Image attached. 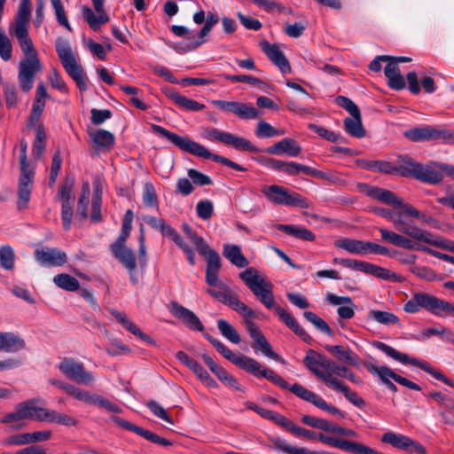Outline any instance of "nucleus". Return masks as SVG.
Wrapping results in <instances>:
<instances>
[{"mask_svg": "<svg viewBox=\"0 0 454 454\" xmlns=\"http://www.w3.org/2000/svg\"><path fill=\"white\" fill-rule=\"evenodd\" d=\"M82 14L93 30H98L102 24H106L109 20V17L106 12L95 15L93 11L88 6L82 7Z\"/></svg>", "mask_w": 454, "mask_h": 454, "instance_id": "46", "label": "nucleus"}, {"mask_svg": "<svg viewBox=\"0 0 454 454\" xmlns=\"http://www.w3.org/2000/svg\"><path fill=\"white\" fill-rule=\"evenodd\" d=\"M373 347L378 348L379 350L384 352L387 356H390L391 358L402 363V364H410L415 366L419 367L420 369L424 370L425 372L431 374L433 377H434L436 380L442 381L443 383L454 387V383L448 379L443 373H442L439 370L433 368L428 363L419 361L417 358L410 357L407 354L401 353L392 348L391 346H388L387 344L375 340L372 343Z\"/></svg>", "mask_w": 454, "mask_h": 454, "instance_id": "11", "label": "nucleus"}, {"mask_svg": "<svg viewBox=\"0 0 454 454\" xmlns=\"http://www.w3.org/2000/svg\"><path fill=\"white\" fill-rule=\"evenodd\" d=\"M368 317L375 322L385 325H398L400 323L399 317L390 311L372 309L369 311Z\"/></svg>", "mask_w": 454, "mask_h": 454, "instance_id": "49", "label": "nucleus"}, {"mask_svg": "<svg viewBox=\"0 0 454 454\" xmlns=\"http://www.w3.org/2000/svg\"><path fill=\"white\" fill-rule=\"evenodd\" d=\"M303 364L317 379L331 388L330 380L340 381L337 377L346 378L350 372L347 366L341 365L312 349L307 352L303 358Z\"/></svg>", "mask_w": 454, "mask_h": 454, "instance_id": "6", "label": "nucleus"}, {"mask_svg": "<svg viewBox=\"0 0 454 454\" xmlns=\"http://www.w3.org/2000/svg\"><path fill=\"white\" fill-rule=\"evenodd\" d=\"M185 236L194 244L200 254L206 256L207 260L216 251L210 248L204 239L199 236L188 224L183 225Z\"/></svg>", "mask_w": 454, "mask_h": 454, "instance_id": "37", "label": "nucleus"}, {"mask_svg": "<svg viewBox=\"0 0 454 454\" xmlns=\"http://www.w3.org/2000/svg\"><path fill=\"white\" fill-rule=\"evenodd\" d=\"M204 336L223 357L231 361L236 366L243 369L244 371L253 374L255 377L265 378L283 389H289L296 396L314 404L316 407L325 411L330 414L338 416L341 419L344 418V413L340 409L328 404L318 395L305 388L301 384L295 383L293 386H289V384L282 377L278 375L272 370L263 367L255 359L245 355H235L220 340L215 339L207 333H205Z\"/></svg>", "mask_w": 454, "mask_h": 454, "instance_id": "1", "label": "nucleus"}, {"mask_svg": "<svg viewBox=\"0 0 454 454\" xmlns=\"http://www.w3.org/2000/svg\"><path fill=\"white\" fill-rule=\"evenodd\" d=\"M260 45L262 51L278 66L283 74L291 72L289 61L277 44H271L268 41H262Z\"/></svg>", "mask_w": 454, "mask_h": 454, "instance_id": "26", "label": "nucleus"}, {"mask_svg": "<svg viewBox=\"0 0 454 454\" xmlns=\"http://www.w3.org/2000/svg\"><path fill=\"white\" fill-rule=\"evenodd\" d=\"M145 222L153 229L159 230L163 235L168 236L173 231V228L168 225L162 218H158L151 215L145 216Z\"/></svg>", "mask_w": 454, "mask_h": 454, "instance_id": "62", "label": "nucleus"}, {"mask_svg": "<svg viewBox=\"0 0 454 454\" xmlns=\"http://www.w3.org/2000/svg\"><path fill=\"white\" fill-rule=\"evenodd\" d=\"M143 202L147 207H158L157 194L154 186L151 183H146L144 185Z\"/></svg>", "mask_w": 454, "mask_h": 454, "instance_id": "63", "label": "nucleus"}, {"mask_svg": "<svg viewBox=\"0 0 454 454\" xmlns=\"http://www.w3.org/2000/svg\"><path fill=\"white\" fill-rule=\"evenodd\" d=\"M217 328L221 334L233 344H239L241 340L240 336L235 327L225 319L217 321Z\"/></svg>", "mask_w": 454, "mask_h": 454, "instance_id": "50", "label": "nucleus"}, {"mask_svg": "<svg viewBox=\"0 0 454 454\" xmlns=\"http://www.w3.org/2000/svg\"><path fill=\"white\" fill-rule=\"evenodd\" d=\"M31 17V1L21 0L14 23L9 27V33L14 35L24 54L18 67V81L20 89L27 92L34 85L35 74L42 71V64L29 36L28 27Z\"/></svg>", "mask_w": 454, "mask_h": 454, "instance_id": "2", "label": "nucleus"}, {"mask_svg": "<svg viewBox=\"0 0 454 454\" xmlns=\"http://www.w3.org/2000/svg\"><path fill=\"white\" fill-rule=\"evenodd\" d=\"M163 91L169 99H171L177 106L184 110L199 112L205 108L203 104L181 95L173 88H165Z\"/></svg>", "mask_w": 454, "mask_h": 454, "instance_id": "30", "label": "nucleus"}, {"mask_svg": "<svg viewBox=\"0 0 454 454\" xmlns=\"http://www.w3.org/2000/svg\"><path fill=\"white\" fill-rule=\"evenodd\" d=\"M304 317L310 322L317 330L327 334L328 336H333V333L328 324L317 314L312 311H305L303 313Z\"/></svg>", "mask_w": 454, "mask_h": 454, "instance_id": "54", "label": "nucleus"}, {"mask_svg": "<svg viewBox=\"0 0 454 454\" xmlns=\"http://www.w3.org/2000/svg\"><path fill=\"white\" fill-rule=\"evenodd\" d=\"M220 269V255L218 253H213L207 260L205 280L209 286L207 294L242 317H254V311L239 300V294L219 279Z\"/></svg>", "mask_w": 454, "mask_h": 454, "instance_id": "4", "label": "nucleus"}, {"mask_svg": "<svg viewBox=\"0 0 454 454\" xmlns=\"http://www.w3.org/2000/svg\"><path fill=\"white\" fill-rule=\"evenodd\" d=\"M277 229L302 240L313 241L316 239L315 234L304 227L292 224H278Z\"/></svg>", "mask_w": 454, "mask_h": 454, "instance_id": "44", "label": "nucleus"}, {"mask_svg": "<svg viewBox=\"0 0 454 454\" xmlns=\"http://www.w3.org/2000/svg\"><path fill=\"white\" fill-rule=\"evenodd\" d=\"M138 262L137 264V274L139 279L143 276V273L147 265V254H146V247H145V235L141 233L139 238V251H138Z\"/></svg>", "mask_w": 454, "mask_h": 454, "instance_id": "61", "label": "nucleus"}, {"mask_svg": "<svg viewBox=\"0 0 454 454\" xmlns=\"http://www.w3.org/2000/svg\"><path fill=\"white\" fill-rule=\"evenodd\" d=\"M344 128L345 130L352 137L361 138L365 136V129L362 124L361 114L352 116V118H346L344 120Z\"/></svg>", "mask_w": 454, "mask_h": 454, "instance_id": "47", "label": "nucleus"}, {"mask_svg": "<svg viewBox=\"0 0 454 454\" xmlns=\"http://www.w3.org/2000/svg\"><path fill=\"white\" fill-rule=\"evenodd\" d=\"M12 45L11 40L5 33L0 28V56L7 61L12 58Z\"/></svg>", "mask_w": 454, "mask_h": 454, "instance_id": "64", "label": "nucleus"}, {"mask_svg": "<svg viewBox=\"0 0 454 454\" xmlns=\"http://www.w3.org/2000/svg\"><path fill=\"white\" fill-rule=\"evenodd\" d=\"M218 21L219 18L217 14L212 12H208L205 19V24L198 32L197 35H193V37L189 38V42L176 44L174 46V50L180 54L196 50L207 42V35H209L213 27L216 25Z\"/></svg>", "mask_w": 454, "mask_h": 454, "instance_id": "19", "label": "nucleus"}, {"mask_svg": "<svg viewBox=\"0 0 454 454\" xmlns=\"http://www.w3.org/2000/svg\"><path fill=\"white\" fill-rule=\"evenodd\" d=\"M57 367L69 380L78 384L90 386L95 381V376L87 371L81 362L73 358H66Z\"/></svg>", "mask_w": 454, "mask_h": 454, "instance_id": "18", "label": "nucleus"}, {"mask_svg": "<svg viewBox=\"0 0 454 454\" xmlns=\"http://www.w3.org/2000/svg\"><path fill=\"white\" fill-rule=\"evenodd\" d=\"M336 247L343 249L350 254H365L367 249V242L352 239H340L334 242Z\"/></svg>", "mask_w": 454, "mask_h": 454, "instance_id": "42", "label": "nucleus"}, {"mask_svg": "<svg viewBox=\"0 0 454 454\" xmlns=\"http://www.w3.org/2000/svg\"><path fill=\"white\" fill-rule=\"evenodd\" d=\"M51 3L52 8L54 9L56 19L59 24L66 27L68 31H72V27L66 15V12L62 5L61 0H51Z\"/></svg>", "mask_w": 454, "mask_h": 454, "instance_id": "60", "label": "nucleus"}, {"mask_svg": "<svg viewBox=\"0 0 454 454\" xmlns=\"http://www.w3.org/2000/svg\"><path fill=\"white\" fill-rule=\"evenodd\" d=\"M129 236V232L121 231L118 239L111 246V249L114 257L117 258L128 270L131 283L137 285L139 282V278L136 255L133 250L125 246Z\"/></svg>", "mask_w": 454, "mask_h": 454, "instance_id": "12", "label": "nucleus"}, {"mask_svg": "<svg viewBox=\"0 0 454 454\" xmlns=\"http://www.w3.org/2000/svg\"><path fill=\"white\" fill-rule=\"evenodd\" d=\"M44 422L57 423L65 426H74L77 424V420L74 418L49 409Z\"/></svg>", "mask_w": 454, "mask_h": 454, "instance_id": "53", "label": "nucleus"}, {"mask_svg": "<svg viewBox=\"0 0 454 454\" xmlns=\"http://www.w3.org/2000/svg\"><path fill=\"white\" fill-rule=\"evenodd\" d=\"M53 283L58 287L69 292L76 291L80 287L79 281L75 278L67 273H60L54 276Z\"/></svg>", "mask_w": 454, "mask_h": 454, "instance_id": "48", "label": "nucleus"}, {"mask_svg": "<svg viewBox=\"0 0 454 454\" xmlns=\"http://www.w3.org/2000/svg\"><path fill=\"white\" fill-rule=\"evenodd\" d=\"M26 348L25 340L12 332H0V351L15 353Z\"/></svg>", "mask_w": 454, "mask_h": 454, "instance_id": "31", "label": "nucleus"}, {"mask_svg": "<svg viewBox=\"0 0 454 454\" xmlns=\"http://www.w3.org/2000/svg\"><path fill=\"white\" fill-rule=\"evenodd\" d=\"M379 231L380 232L382 240L391 243L395 246L405 249L423 251L442 260V256H446V254H442L438 251L433 250L426 246L421 245L420 243L422 241H416L415 239L410 237L408 238L400 233L387 230L385 228H380Z\"/></svg>", "mask_w": 454, "mask_h": 454, "instance_id": "17", "label": "nucleus"}, {"mask_svg": "<svg viewBox=\"0 0 454 454\" xmlns=\"http://www.w3.org/2000/svg\"><path fill=\"white\" fill-rule=\"evenodd\" d=\"M205 364L210 369V371L215 374V376L222 381L224 385L229 387L234 388L236 390H239L240 387L238 383L237 380L223 367L219 366L212 357H210L207 353H203L201 355Z\"/></svg>", "mask_w": 454, "mask_h": 454, "instance_id": "27", "label": "nucleus"}, {"mask_svg": "<svg viewBox=\"0 0 454 454\" xmlns=\"http://www.w3.org/2000/svg\"><path fill=\"white\" fill-rule=\"evenodd\" d=\"M263 193L270 201L275 204L301 208H309L310 206L309 200L299 193L290 192L286 188L277 184L265 187Z\"/></svg>", "mask_w": 454, "mask_h": 454, "instance_id": "15", "label": "nucleus"}, {"mask_svg": "<svg viewBox=\"0 0 454 454\" xmlns=\"http://www.w3.org/2000/svg\"><path fill=\"white\" fill-rule=\"evenodd\" d=\"M49 381L51 384L63 389L68 395L75 398L78 401L92 405H97L100 408H103L108 411L114 413H121L122 411L120 406L112 403L110 400L105 398L100 395L94 394L87 390H83L72 384L66 383L54 379H51Z\"/></svg>", "mask_w": 454, "mask_h": 454, "instance_id": "9", "label": "nucleus"}, {"mask_svg": "<svg viewBox=\"0 0 454 454\" xmlns=\"http://www.w3.org/2000/svg\"><path fill=\"white\" fill-rule=\"evenodd\" d=\"M420 309H425L440 317L447 316L454 317V303H450L426 293L414 294L411 299L403 306V309L407 313H416Z\"/></svg>", "mask_w": 454, "mask_h": 454, "instance_id": "7", "label": "nucleus"}, {"mask_svg": "<svg viewBox=\"0 0 454 454\" xmlns=\"http://www.w3.org/2000/svg\"><path fill=\"white\" fill-rule=\"evenodd\" d=\"M168 309L171 315L181 321L188 329L199 332L204 330V325L199 317L177 301H171L168 305Z\"/></svg>", "mask_w": 454, "mask_h": 454, "instance_id": "23", "label": "nucleus"}, {"mask_svg": "<svg viewBox=\"0 0 454 454\" xmlns=\"http://www.w3.org/2000/svg\"><path fill=\"white\" fill-rule=\"evenodd\" d=\"M15 254L10 246H3L0 248V264L4 270H12L14 267Z\"/></svg>", "mask_w": 454, "mask_h": 454, "instance_id": "57", "label": "nucleus"}, {"mask_svg": "<svg viewBox=\"0 0 454 454\" xmlns=\"http://www.w3.org/2000/svg\"><path fill=\"white\" fill-rule=\"evenodd\" d=\"M90 201V184L84 183L82 187V193L78 200L77 214L83 219L88 216V206Z\"/></svg>", "mask_w": 454, "mask_h": 454, "instance_id": "55", "label": "nucleus"}, {"mask_svg": "<svg viewBox=\"0 0 454 454\" xmlns=\"http://www.w3.org/2000/svg\"><path fill=\"white\" fill-rule=\"evenodd\" d=\"M110 419L116 425L121 427L122 428L132 431V432L136 433L137 434L144 437L145 439H146L153 443H156V444H159L161 446H171L172 445V442L170 441H168V439L160 437L158 434H156L149 430H145L141 427L136 426L120 417L113 415L110 417Z\"/></svg>", "mask_w": 454, "mask_h": 454, "instance_id": "24", "label": "nucleus"}, {"mask_svg": "<svg viewBox=\"0 0 454 454\" xmlns=\"http://www.w3.org/2000/svg\"><path fill=\"white\" fill-rule=\"evenodd\" d=\"M365 367L369 372L373 375H377L384 384L387 381H391L390 379L395 381V379H397L398 376V374L387 366H377L370 363L366 364Z\"/></svg>", "mask_w": 454, "mask_h": 454, "instance_id": "51", "label": "nucleus"}, {"mask_svg": "<svg viewBox=\"0 0 454 454\" xmlns=\"http://www.w3.org/2000/svg\"><path fill=\"white\" fill-rule=\"evenodd\" d=\"M223 254L239 268H244L249 263L248 260L241 253L240 247L237 245H224Z\"/></svg>", "mask_w": 454, "mask_h": 454, "instance_id": "43", "label": "nucleus"}, {"mask_svg": "<svg viewBox=\"0 0 454 454\" xmlns=\"http://www.w3.org/2000/svg\"><path fill=\"white\" fill-rule=\"evenodd\" d=\"M211 103L218 109L232 113L240 119L252 120L260 116L259 111L250 104L225 100H212Z\"/></svg>", "mask_w": 454, "mask_h": 454, "instance_id": "22", "label": "nucleus"}, {"mask_svg": "<svg viewBox=\"0 0 454 454\" xmlns=\"http://www.w3.org/2000/svg\"><path fill=\"white\" fill-rule=\"evenodd\" d=\"M385 76L388 80V86L396 90L404 89L405 81L403 76L400 73L398 66L395 65V61H389L384 69Z\"/></svg>", "mask_w": 454, "mask_h": 454, "instance_id": "35", "label": "nucleus"}, {"mask_svg": "<svg viewBox=\"0 0 454 454\" xmlns=\"http://www.w3.org/2000/svg\"><path fill=\"white\" fill-rule=\"evenodd\" d=\"M403 136L413 142L435 140V127H415L404 131Z\"/></svg>", "mask_w": 454, "mask_h": 454, "instance_id": "36", "label": "nucleus"}, {"mask_svg": "<svg viewBox=\"0 0 454 454\" xmlns=\"http://www.w3.org/2000/svg\"><path fill=\"white\" fill-rule=\"evenodd\" d=\"M254 4L266 12H271L277 11L278 12L291 13L290 9L285 8L281 4L273 0H252Z\"/></svg>", "mask_w": 454, "mask_h": 454, "instance_id": "59", "label": "nucleus"}, {"mask_svg": "<svg viewBox=\"0 0 454 454\" xmlns=\"http://www.w3.org/2000/svg\"><path fill=\"white\" fill-rule=\"evenodd\" d=\"M420 163L409 156H399L398 166L395 167V173L402 176H412L415 178Z\"/></svg>", "mask_w": 454, "mask_h": 454, "instance_id": "41", "label": "nucleus"}, {"mask_svg": "<svg viewBox=\"0 0 454 454\" xmlns=\"http://www.w3.org/2000/svg\"><path fill=\"white\" fill-rule=\"evenodd\" d=\"M380 442L384 444H389L392 447L413 454H426V448L419 442L412 440L407 435L398 434L393 431L384 433L380 437Z\"/></svg>", "mask_w": 454, "mask_h": 454, "instance_id": "20", "label": "nucleus"}, {"mask_svg": "<svg viewBox=\"0 0 454 454\" xmlns=\"http://www.w3.org/2000/svg\"><path fill=\"white\" fill-rule=\"evenodd\" d=\"M265 152L273 155L286 154L291 157H295L301 153V148L294 139L286 137L267 147Z\"/></svg>", "mask_w": 454, "mask_h": 454, "instance_id": "28", "label": "nucleus"}, {"mask_svg": "<svg viewBox=\"0 0 454 454\" xmlns=\"http://www.w3.org/2000/svg\"><path fill=\"white\" fill-rule=\"evenodd\" d=\"M55 46L63 67L69 76L75 82L77 87L81 90H88L82 67L79 65L77 57L74 54L68 42L62 37H58L56 39Z\"/></svg>", "mask_w": 454, "mask_h": 454, "instance_id": "8", "label": "nucleus"}, {"mask_svg": "<svg viewBox=\"0 0 454 454\" xmlns=\"http://www.w3.org/2000/svg\"><path fill=\"white\" fill-rule=\"evenodd\" d=\"M35 403H36L35 399H29L27 401L19 403L17 405H18L24 419L45 421L46 413H47L48 409L36 406Z\"/></svg>", "mask_w": 454, "mask_h": 454, "instance_id": "32", "label": "nucleus"}, {"mask_svg": "<svg viewBox=\"0 0 454 454\" xmlns=\"http://www.w3.org/2000/svg\"><path fill=\"white\" fill-rule=\"evenodd\" d=\"M415 240L416 241H423L426 244H428V245H431V246H434V247H439L442 249H445V250L454 253V242L453 241H451L450 239L439 238V237L434 235L432 232H430L428 231H425L423 229H419V231L415 238Z\"/></svg>", "mask_w": 454, "mask_h": 454, "instance_id": "33", "label": "nucleus"}, {"mask_svg": "<svg viewBox=\"0 0 454 454\" xmlns=\"http://www.w3.org/2000/svg\"><path fill=\"white\" fill-rule=\"evenodd\" d=\"M332 388L339 391L344 395V396L354 405L362 408L364 406V400L360 397L356 392L351 391L349 387L344 385L341 381L330 380Z\"/></svg>", "mask_w": 454, "mask_h": 454, "instance_id": "45", "label": "nucleus"}, {"mask_svg": "<svg viewBox=\"0 0 454 454\" xmlns=\"http://www.w3.org/2000/svg\"><path fill=\"white\" fill-rule=\"evenodd\" d=\"M35 257L42 265L47 267L62 266L67 260V254L56 247L36 249Z\"/></svg>", "mask_w": 454, "mask_h": 454, "instance_id": "25", "label": "nucleus"}, {"mask_svg": "<svg viewBox=\"0 0 454 454\" xmlns=\"http://www.w3.org/2000/svg\"><path fill=\"white\" fill-rule=\"evenodd\" d=\"M111 314L132 334L151 345H155V341L149 335L143 333L124 313L112 309Z\"/></svg>", "mask_w": 454, "mask_h": 454, "instance_id": "34", "label": "nucleus"}, {"mask_svg": "<svg viewBox=\"0 0 454 454\" xmlns=\"http://www.w3.org/2000/svg\"><path fill=\"white\" fill-rule=\"evenodd\" d=\"M201 136L208 141H219L227 145H231L237 150L248 151L252 153L259 152V148L254 145L246 138L238 137L230 132L221 131L215 128L205 129Z\"/></svg>", "mask_w": 454, "mask_h": 454, "instance_id": "16", "label": "nucleus"}, {"mask_svg": "<svg viewBox=\"0 0 454 454\" xmlns=\"http://www.w3.org/2000/svg\"><path fill=\"white\" fill-rule=\"evenodd\" d=\"M439 164L437 162H432L427 165L420 164L415 178L431 184L441 183L443 179V174L439 168Z\"/></svg>", "mask_w": 454, "mask_h": 454, "instance_id": "29", "label": "nucleus"}, {"mask_svg": "<svg viewBox=\"0 0 454 454\" xmlns=\"http://www.w3.org/2000/svg\"><path fill=\"white\" fill-rule=\"evenodd\" d=\"M90 137L94 145L109 151L114 145V136L110 131L105 129H95L89 132Z\"/></svg>", "mask_w": 454, "mask_h": 454, "instance_id": "38", "label": "nucleus"}, {"mask_svg": "<svg viewBox=\"0 0 454 454\" xmlns=\"http://www.w3.org/2000/svg\"><path fill=\"white\" fill-rule=\"evenodd\" d=\"M187 255V260L191 265L195 264V253L192 247H190L184 239L173 229V231L168 236Z\"/></svg>", "mask_w": 454, "mask_h": 454, "instance_id": "52", "label": "nucleus"}, {"mask_svg": "<svg viewBox=\"0 0 454 454\" xmlns=\"http://www.w3.org/2000/svg\"><path fill=\"white\" fill-rule=\"evenodd\" d=\"M309 129L316 132L318 136H320L321 137H323L328 141L334 142V143L345 142V138L340 134L331 131L324 127L317 126L316 124H309Z\"/></svg>", "mask_w": 454, "mask_h": 454, "instance_id": "56", "label": "nucleus"}, {"mask_svg": "<svg viewBox=\"0 0 454 454\" xmlns=\"http://www.w3.org/2000/svg\"><path fill=\"white\" fill-rule=\"evenodd\" d=\"M325 348L340 362L351 365H356L357 363L356 356L349 348L340 345H326Z\"/></svg>", "mask_w": 454, "mask_h": 454, "instance_id": "40", "label": "nucleus"}, {"mask_svg": "<svg viewBox=\"0 0 454 454\" xmlns=\"http://www.w3.org/2000/svg\"><path fill=\"white\" fill-rule=\"evenodd\" d=\"M153 130L159 134L161 137H166L172 144H174L176 147L184 152L190 153L195 156L202 157L205 159H211L215 162H220L225 166H228L233 169L238 171H246L247 168L239 165L238 163L229 160L226 157L212 153L206 147L201 145L200 144L190 139L188 137H181L175 133H172L166 129L165 128L159 125H152Z\"/></svg>", "mask_w": 454, "mask_h": 454, "instance_id": "5", "label": "nucleus"}, {"mask_svg": "<svg viewBox=\"0 0 454 454\" xmlns=\"http://www.w3.org/2000/svg\"><path fill=\"white\" fill-rule=\"evenodd\" d=\"M239 278L245 282L251 292L269 309H274L280 320L285 323L295 334L304 341L309 342L311 337L299 325L295 317L286 312L275 301L272 292V284L262 278L258 270L253 267L246 269L239 274Z\"/></svg>", "mask_w": 454, "mask_h": 454, "instance_id": "3", "label": "nucleus"}, {"mask_svg": "<svg viewBox=\"0 0 454 454\" xmlns=\"http://www.w3.org/2000/svg\"><path fill=\"white\" fill-rule=\"evenodd\" d=\"M254 317H243L244 325L248 332L250 337L253 339L254 343L252 345L254 350L261 351L264 356L272 358L276 361H282V358L272 350L271 345L267 340L262 333L259 330L256 325L251 320Z\"/></svg>", "mask_w": 454, "mask_h": 454, "instance_id": "21", "label": "nucleus"}, {"mask_svg": "<svg viewBox=\"0 0 454 454\" xmlns=\"http://www.w3.org/2000/svg\"><path fill=\"white\" fill-rule=\"evenodd\" d=\"M285 133L284 130H279L275 129L273 126H271L270 123L260 121L257 124V129L255 131V134L259 137H273L281 136Z\"/></svg>", "mask_w": 454, "mask_h": 454, "instance_id": "58", "label": "nucleus"}, {"mask_svg": "<svg viewBox=\"0 0 454 454\" xmlns=\"http://www.w3.org/2000/svg\"><path fill=\"white\" fill-rule=\"evenodd\" d=\"M358 271L372 275L383 280H390L396 278V274L391 270L364 261H361Z\"/></svg>", "mask_w": 454, "mask_h": 454, "instance_id": "39", "label": "nucleus"}, {"mask_svg": "<svg viewBox=\"0 0 454 454\" xmlns=\"http://www.w3.org/2000/svg\"><path fill=\"white\" fill-rule=\"evenodd\" d=\"M396 210H390L385 207H375L372 210L378 215H380L390 221L394 228L404 234L403 236L410 237L415 239L419 228L413 222L408 221L405 218V212L401 207H393Z\"/></svg>", "mask_w": 454, "mask_h": 454, "instance_id": "14", "label": "nucleus"}, {"mask_svg": "<svg viewBox=\"0 0 454 454\" xmlns=\"http://www.w3.org/2000/svg\"><path fill=\"white\" fill-rule=\"evenodd\" d=\"M366 194L388 206L401 207L405 212L406 219L407 217L416 218L427 223L433 222V217L426 215L411 204L404 202L401 198L397 197L389 190L366 185Z\"/></svg>", "mask_w": 454, "mask_h": 454, "instance_id": "10", "label": "nucleus"}, {"mask_svg": "<svg viewBox=\"0 0 454 454\" xmlns=\"http://www.w3.org/2000/svg\"><path fill=\"white\" fill-rule=\"evenodd\" d=\"M20 176L19 178V190H18V207L19 209L25 208L30 199V194L33 187L34 170L29 168L27 162V142L20 141Z\"/></svg>", "mask_w": 454, "mask_h": 454, "instance_id": "13", "label": "nucleus"}]
</instances>
